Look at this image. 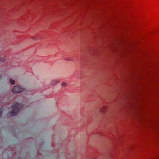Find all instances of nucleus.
Wrapping results in <instances>:
<instances>
[{"instance_id":"nucleus-1","label":"nucleus","mask_w":159,"mask_h":159,"mask_svg":"<svg viewBox=\"0 0 159 159\" xmlns=\"http://www.w3.org/2000/svg\"><path fill=\"white\" fill-rule=\"evenodd\" d=\"M24 105L22 104L19 103L18 102L14 103L12 107V108L14 109L10 112V116H16L19 112L20 109L23 107Z\"/></svg>"},{"instance_id":"nucleus-2","label":"nucleus","mask_w":159,"mask_h":159,"mask_svg":"<svg viewBox=\"0 0 159 159\" xmlns=\"http://www.w3.org/2000/svg\"><path fill=\"white\" fill-rule=\"evenodd\" d=\"M25 90V88L21 86L16 85L12 89V92L14 93L21 92Z\"/></svg>"},{"instance_id":"nucleus-3","label":"nucleus","mask_w":159,"mask_h":159,"mask_svg":"<svg viewBox=\"0 0 159 159\" xmlns=\"http://www.w3.org/2000/svg\"><path fill=\"white\" fill-rule=\"evenodd\" d=\"M60 81V80L59 79L53 80L51 81L50 84L52 85H54L57 83H59Z\"/></svg>"},{"instance_id":"nucleus-4","label":"nucleus","mask_w":159,"mask_h":159,"mask_svg":"<svg viewBox=\"0 0 159 159\" xmlns=\"http://www.w3.org/2000/svg\"><path fill=\"white\" fill-rule=\"evenodd\" d=\"M3 110L4 108L3 107H1L0 108V117L1 116Z\"/></svg>"},{"instance_id":"nucleus-5","label":"nucleus","mask_w":159,"mask_h":159,"mask_svg":"<svg viewBox=\"0 0 159 159\" xmlns=\"http://www.w3.org/2000/svg\"><path fill=\"white\" fill-rule=\"evenodd\" d=\"M6 61V59L4 58L3 57H0V61L1 62H4L5 61Z\"/></svg>"},{"instance_id":"nucleus-6","label":"nucleus","mask_w":159,"mask_h":159,"mask_svg":"<svg viewBox=\"0 0 159 159\" xmlns=\"http://www.w3.org/2000/svg\"><path fill=\"white\" fill-rule=\"evenodd\" d=\"M11 84H15V81L12 80L11 79H10L9 80Z\"/></svg>"},{"instance_id":"nucleus-7","label":"nucleus","mask_w":159,"mask_h":159,"mask_svg":"<svg viewBox=\"0 0 159 159\" xmlns=\"http://www.w3.org/2000/svg\"><path fill=\"white\" fill-rule=\"evenodd\" d=\"M61 85L63 86H66V84L65 82H63L61 83Z\"/></svg>"},{"instance_id":"nucleus-8","label":"nucleus","mask_w":159,"mask_h":159,"mask_svg":"<svg viewBox=\"0 0 159 159\" xmlns=\"http://www.w3.org/2000/svg\"><path fill=\"white\" fill-rule=\"evenodd\" d=\"M31 39H32L33 40H35V38L34 37H31Z\"/></svg>"},{"instance_id":"nucleus-9","label":"nucleus","mask_w":159,"mask_h":159,"mask_svg":"<svg viewBox=\"0 0 159 159\" xmlns=\"http://www.w3.org/2000/svg\"><path fill=\"white\" fill-rule=\"evenodd\" d=\"M100 112H102V113L104 112V111L102 109H101L100 110Z\"/></svg>"},{"instance_id":"nucleus-10","label":"nucleus","mask_w":159,"mask_h":159,"mask_svg":"<svg viewBox=\"0 0 159 159\" xmlns=\"http://www.w3.org/2000/svg\"><path fill=\"white\" fill-rule=\"evenodd\" d=\"M1 78H2V76L1 75H0V80L1 79Z\"/></svg>"}]
</instances>
